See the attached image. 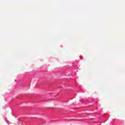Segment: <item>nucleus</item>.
I'll list each match as a JSON object with an SVG mask.
<instances>
[{"mask_svg":"<svg viewBox=\"0 0 125 125\" xmlns=\"http://www.w3.org/2000/svg\"><path fill=\"white\" fill-rule=\"evenodd\" d=\"M80 58H81V56H80Z\"/></svg>","mask_w":125,"mask_h":125,"instance_id":"f257e3e1","label":"nucleus"}]
</instances>
